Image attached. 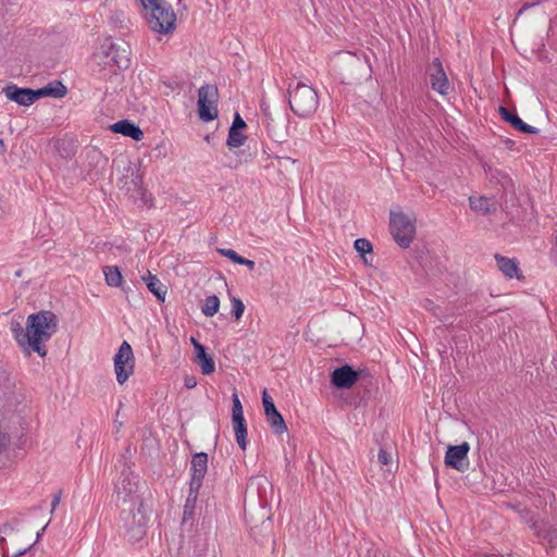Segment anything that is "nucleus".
<instances>
[{
	"instance_id": "obj_16",
	"label": "nucleus",
	"mask_w": 557,
	"mask_h": 557,
	"mask_svg": "<svg viewBox=\"0 0 557 557\" xmlns=\"http://www.w3.org/2000/svg\"><path fill=\"white\" fill-rule=\"evenodd\" d=\"M430 83L433 90L445 96L448 94L449 83L440 59H434L430 65Z\"/></svg>"
},
{
	"instance_id": "obj_29",
	"label": "nucleus",
	"mask_w": 557,
	"mask_h": 557,
	"mask_svg": "<svg viewBox=\"0 0 557 557\" xmlns=\"http://www.w3.org/2000/svg\"><path fill=\"white\" fill-rule=\"evenodd\" d=\"M220 308V299L216 295L208 296L205 300V305L201 308L202 313L206 317H213Z\"/></svg>"
},
{
	"instance_id": "obj_17",
	"label": "nucleus",
	"mask_w": 557,
	"mask_h": 557,
	"mask_svg": "<svg viewBox=\"0 0 557 557\" xmlns=\"http://www.w3.org/2000/svg\"><path fill=\"white\" fill-rule=\"evenodd\" d=\"M498 112L502 116V119L510 124L516 131L523 133V134H537L540 132L539 128L531 126L523 122L517 112L513 110H509L506 107L500 106L498 108Z\"/></svg>"
},
{
	"instance_id": "obj_18",
	"label": "nucleus",
	"mask_w": 557,
	"mask_h": 557,
	"mask_svg": "<svg viewBox=\"0 0 557 557\" xmlns=\"http://www.w3.org/2000/svg\"><path fill=\"white\" fill-rule=\"evenodd\" d=\"M110 129L113 133L122 134L126 137H131L132 139L139 141L144 138V133L140 127L131 122L129 120H121L110 126Z\"/></svg>"
},
{
	"instance_id": "obj_32",
	"label": "nucleus",
	"mask_w": 557,
	"mask_h": 557,
	"mask_svg": "<svg viewBox=\"0 0 557 557\" xmlns=\"http://www.w3.org/2000/svg\"><path fill=\"white\" fill-rule=\"evenodd\" d=\"M231 304H232V315L236 320H239L243 317L244 311H245L244 302L237 297H232Z\"/></svg>"
},
{
	"instance_id": "obj_2",
	"label": "nucleus",
	"mask_w": 557,
	"mask_h": 557,
	"mask_svg": "<svg viewBox=\"0 0 557 557\" xmlns=\"http://www.w3.org/2000/svg\"><path fill=\"white\" fill-rule=\"evenodd\" d=\"M4 554L1 557H22L29 553L40 536L36 532V540L33 541L34 530L13 519L0 527Z\"/></svg>"
},
{
	"instance_id": "obj_43",
	"label": "nucleus",
	"mask_w": 557,
	"mask_h": 557,
	"mask_svg": "<svg viewBox=\"0 0 557 557\" xmlns=\"http://www.w3.org/2000/svg\"><path fill=\"white\" fill-rule=\"evenodd\" d=\"M194 348L196 351V358H198V356L207 352V349L202 344H197Z\"/></svg>"
},
{
	"instance_id": "obj_42",
	"label": "nucleus",
	"mask_w": 557,
	"mask_h": 557,
	"mask_svg": "<svg viewBox=\"0 0 557 557\" xmlns=\"http://www.w3.org/2000/svg\"><path fill=\"white\" fill-rule=\"evenodd\" d=\"M60 500H61V492L57 493L53 496V499L51 502V510L52 511L58 507V505L60 504Z\"/></svg>"
},
{
	"instance_id": "obj_13",
	"label": "nucleus",
	"mask_w": 557,
	"mask_h": 557,
	"mask_svg": "<svg viewBox=\"0 0 557 557\" xmlns=\"http://www.w3.org/2000/svg\"><path fill=\"white\" fill-rule=\"evenodd\" d=\"M360 377V372L352 369L349 364L336 368L331 373V383L339 389L350 388Z\"/></svg>"
},
{
	"instance_id": "obj_39",
	"label": "nucleus",
	"mask_w": 557,
	"mask_h": 557,
	"mask_svg": "<svg viewBox=\"0 0 557 557\" xmlns=\"http://www.w3.org/2000/svg\"><path fill=\"white\" fill-rule=\"evenodd\" d=\"M184 385L188 389L196 387V385H197L196 376H194V375H186L185 379H184Z\"/></svg>"
},
{
	"instance_id": "obj_47",
	"label": "nucleus",
	"mask_w": 557,
	"mask_h": 557,
	"mask_svg": "<svg viewBox=\"0 0 557 557\" xmlns=\"http://www.w3.org/2000/svg\"><path fill=\"white\" fill-rule=\"evenodd\" d=\"M190 342L193 344V346L195 347L197 344H200L195 337H191L190 338Z\"/></svg>"
},
{
	"instance_id": "obj_31",
	"label": "nucleus",
	"mask_w": 557,
	"mask_h": 557,
	"mask_svg": "<svg viewBox=\"0 0 557 557\" xmlns=\"http://www.w3.org/2000/svg\"><path fill=\"white\" fill-rule=\"evenodd\" d=\"M354 247L361 258L372 252V244L366 238H358L354 243Z\"/></svg>"
},
{
	"instance_id": "obj_14",
	"label": "nucleus",
	"mask_w": 557,
	"mask_h": 557,
	"mask_svg": "<svg viewBox=\"0 0 557 557\" xmlns=\"http://www.w3.org/2000/svg\"><path fill=\"white\" fill-rule=\"evenodd\" d=\"M208 470V454L200 451L196 453L191 457L190 461V481L189 486L194 490L200 488L202 480Z\"/></svg>"
},
{
	"instance_id": "obj_28",
	"label": "nucleus",
	"mask_w": 557,
	"mask_h": 557,
	"mask_svg": "<svg viewBox=\"0 0 557 557\" xmlns=\"http://www.w3.org/2000/svg\"><path fill=\"white\" fill-rule=\"evenodd\" d=\"M196 362L205 375H209L215 370L214 360L208 352L198 356V358H196Z\"/></svg>"
},
{
	"instance_id": "obj_20",
	"label": "nucleus",
	"mask_w": 557,
	"mask_h": 557,
	"mask_svg": "<svg viewBox=\"0 0 557 557\" xmlns=\"http://www.w3.org/2000/svg\"><path fill=\"white\" fill-rule=\"evenodd\" d=\"M67 89L60 81H54L48 85L37 89L38 100L42 97L62 98L66 95Z\"/></svg>"
},
{
	"instance_id": "obj_23",
	"label": "nucleus",
	"mask_w": 557,
	"mask_h": 557,
	"mask_svg": "<svg viewBox=\"0 0 557 557\" xmlns=\"http://www.w3.org/2000/svg\"><path fill=\"white\" fill-rule=\"evenodd\" d=\"M470 208L475 211L480 212L482 214H490L492 212L496 211V207L493 202H491V199L486 197H470L469 198Z\"/></svg>"
},
{
	"instance_id": "obj_25",
	"label": "nucleus",
	"mask_w": 557,
	"mask_h": 557,
	"mask_svg": "<svg viewBox=\"0 0 557 557\" xmlns=\"http://www.w3.org/2000/svg\"><path fill=\"white\" fill-rule=\"evenodd\" d=\"M106 283L111 287H121L123 276L120 269L116 265H106L102 268Z\"/></svg>"
},
{
	"instance_id": "obj_35",
	"label": "nucleus",
	"mask_w": 557,
	"mask_h": 557,
	"mask_svg": "<svg viewBox=\"0 0 557 557\" xmlns=\"http://www.w3.org/2000/svg\"><path fill=\"white\" fill-rule=\"evenodd\" d=\"M218 252L223 256V257H226L228 258L230 260H232L234 263H239L240 258L242 256H239L235 250L233 249H226V248H221V249H218Z\"/></svg>"
},
{
	"instance_id": "obj_22",
	"label": "nucleus",
	"mask_w": 557,
	"mask_h": 557,
	"mask_svg": "<svg viewBox=\"0 0 557 557\" xmlns=\"http://www.w3.org/2000/svg\"><path fill=\"white\" fill-rule=\"evenodd\" d=\"M233 430L238 446L245 450L247 447V424L245 417L232 418Z\"/></svg>"
},
{
	"instance_id": "obj_27",
	"label": "nucleus",
	"mask_w": 557,
	"mask_h": 557,
	"mask_svg": "<svg viewBox=\"0 0 557 557\" xmlns=\"http://www.w3.org/2000/svg\"><path fill=\"white\" fill-rule=\"evenodd\" d=\"M267 417V421L269 423V425L271 426L272 431L277 434V435H281L283 434L284 432L287 431V426H286V423L284 421V418L283 416L278 412V410L272 412V413H269Z\"/></svg>"
},
{
	"instance_id": "obj_46",
	"label": "nucleus",
	"mask_w": 557,
	"mask_h": 557,
	"mask_svg": "<svg viewBox=\"0 0 557 557\" xmlns=\"http://www.w3.org/2000/svg\"><path fill=\"white\" fill-rule=\"evenodd\" d=\"M362 259H363L364 264H367V265H371L372 264L370 259L367 258V255Z\"/></svg>"
},
{
	"instance_id": "obj_34",
	"label": "nucleus",
	"mask_w": 557,
	"mask_h": 557,
	"mask_svg": "<svg viewBox=\"0 0 557 557\" xmlns=\"http://www.w3.org/2000/svg\"><path fill=\"white\" fill-rule=\"evenodd\" d=\"M232 400H233L232 418L244 417L243 406H242V403L239 400L237 393H233Z\"/></svg>"
},
{
	"instance_id": "obj_11",
	"label": "nucleus",
	"mask_w": 557,
	"mask_h": 557,
	"mask_svg": "<svg viewBox=\"0 0 557 557\" xmlns=\"http://www.w3.org/2000/svg\"><path fill=\"white\" fill-rule=\"evenodd\" d=\"M139 482L132 476L131 473L124 474L121 483L116 486L119 500H122V506L138 505L137 499H143L138 493Z\"/></svg>"
},
{
	"instance_id": "obj_40",
	"label": "nucleus",
	"mask_w": 557,
	"mask_h": 557,
	"mask_svg": "<svg viewBox=\"0 0 557 557\" xmlns=\"http://www.w3.org/2000/svg\"><path fill=\"white\" fill-rule=\"evenodd\" d=\"M372 546H370V543L364 542L362 545H360L359 556L364 555V557H371Z\"/></svg>"
},
{
	"instance_id": "obj_21",
	"label": "nucleus",
	"mask_w": 557,
	"mask_h": 557,
	"mask_svg": "<svg viewBox=\"0 0 557 557\" xmlns=\"http://www.w3.org/2000/svg\"><path fill=\"white\" fill-rule=\"evenodd\" d=\"M146 282L147 288L151 292L159 301H164L168 293L166 286L156 276L148 272L147 277H143Z\"/></svg>"
},
{
	"instance_id": "obj_30",
	"label": "nucleus",
	"mask_w": 557,
	"mask_h": 557,
	"mask_svg": "<svg viewBox=\"0 0 557 557\" xmlns=\"http://www.w3.org/2000/svg\"><path fill=\"white\" fill-rule=\"evenodd\" d=\"M246 139L247 137L243 134L242 131L228 129L226 145L230 149L239 148L245 144Z\"/></svg>"
},
{
	"instance_id": "obj_7",
	"label": "nucleus",
	"mask_w": 557,
	"mask_h": 557,
	"mask_svg": "<svg viewBox=\"0 0 557 557\" xmlns=\"http://www.w3.org/2000/svg\"><path fill=\"white\" fill-rule=\"evenodd\" d=\"M416 219L404 212H391L389 230L401 248H408L416 235Z\"/></svg>"
},
{
	"instance_id": "obj_49",
	"label": "nucleus",
	"mask_w": 557,
	"mask_h": 557,
	"mask_svg": "<svg viewBox=\"0 0 557 557\" xmlns=\"http://www.w3.org/2000/svg\"><path fill=\"white\" fill-rule=\"evenodd\" d=\"M507 145H513V141L512 140H508Z\"/></svg>"
},
{
	"instance_id": "obj_15",
	"label": "nucleus",
	"mask_w": 557,
	"mask_h": 557,
	"mask_svg": "<svg viewBox=\"0 0 557 557\" xmlns=\"http://www.w3.org/2000/svg\"><path fill=\"white\" fill-rule=\"evenodd\" d=\"M251 535L260 545L259 554L268 555L275 554V540L270 529V524L263 522L259 528L251 529Z\"/></svg>"
},
{
	"instance_id": "obj_8",
	"label": "nucleus",
	"mask_w": 557,
	"mask_h": 557,
	"mask_svg": "<svg viewBox=\"0 0 557 557\" xmlns=\"http://www.w3.org/2000/svg\"><path fill=\"white\" fill-rule=\"evenodd\" d=\"M219 90L215 85L206 84L198 89V114L203 122L218 117Z\"/></svg>"
},
{
	"instance_id": "obj_5",
	"label": "nucleus",
	"mask_w": 557,
	"mask_h": 557,
	"mask_svg": "<svg viewBox=\"0 0 557 557\" xmlns=\"http://www.w3.org/2000/svg\"><path fill=\"white\" fill-rule=\"evenodd\" d=\"M290 110L299 117H309L319 107V97L317 91L309 85L297 83L295 87L292 84L288 87Z\"/></svg>"
},
{
	"instance_id": "obj_3",
	"label": "nucleus",
	"mask_w": 557,
	"mask_h": 557,
	"mask_svg": "<svg viewBox=\"0 0 557 557\" xmlns=\"http://www.w3.org/2000/svg\"><path fill=\"white\" fill-rule=\"evenodd\" d=\"M138 505L123 506L120 512V529L132 543L139 542L147 532L148 517L143 499L136 500Z\"/></svg>"
},
{
	"instance_id": "obj_48",
	"label": "nucleus",
	"mask_w": 557,
	"mask_h": 557,
	"mask_svg": "<svg viewBox=\"0 0 557 557\" xmlns=\"http://www.w3.org/2000/svg\"><path fill=\"white\" fill-rule=\"evenodd\" d=\"M482 557H497V556L494 554H484Z\"/></svg>"
},
{
	"instance_id": "obj_19",
	"label": "nucleus",
	"mask_w": 557,
	"mask_h": 557,
	"mask_svg": "<svg viewBox=\"0 0 557 557\" xmlns=\"http://www.w3.org/2000/svg\"><path fill=\"white\" fill-rule=\"evenodd\" d=\"M495 260L497 262V267L502 273L508 277H520L518 262L515 259H510L507 257H503L498 253L495 255Z\"/></svg>"
},
{
	"instance_id": "obj_9",
	"label": "nucleus",
	"mask_w": 557,
	"mask_h": 557,
	"mask_svg": "<svg viewBox=\"0 0 557 557\" xmlns=\"http://www.w3.org/2000/svg\"><path fill=\"white\" fill-rule=\"evenodd\" d=\"M135 359L132 346L124 341L114 356V371L119 384H124L134 372Z\"/></svg>"
},
{
	"instance_id": "obj_36",
	"label": "nucleus",
	"mask_w": 557,
	"mask_h": 557,
	"mask_svg": "<svg viewBox=\"0 0 557 557\" xmlns=\"http://www.w3.org/2000/svg\"><path fill=\"white\" fill-rule=\"evenodd\" d=\"M246 126H247L246 122L243 120L240 114L238 112H236L234 114V120H233V123H232L230 129L243 131L244 128H246Z\"/></svg>"
},
{
	"instance_id": "obj_6",
	"label": "nucleus",
	"mask_w": 557,
	"mask_h": 557,
	"mask_svg": "<svg viewBox=\"0 0 557 557\" xmlns=\"http://www.w3.org/2000/svg\"><path fill=\"white\" fill-rule=\"evenodd\" d=\"M129 45L120 39L114 41L112 38H107L103 41L101 52L98 54L101 62L104 64H113L117 69H127L129 66Z\"/></svg>"
},
{
	"instance_id": "obj_24",
	"label": "nucleus",
	"mask_w": 557,
	"mask_h": 557,
	"mask_svg": "<svg viewBox=\"0 0 557 557\" xmlns=\"http://www.w3.org/2000/svg\"><path fill=\"white\" fill-rule=\"evenodd\" d=\"M199 490L200 488L194 490L193 486H189L188 495H187L185 506H184V511H183V521L184 522L193 519L195 516Z\"/></svg>"
},
{
	"instance_id": "obj_12",
	"label": "nucleus",
	"mask_w": 557,
	"mask_h": 557,
	"mask_svg": "<svg viewBox=\"0 0 557 557\" xmlns=\"http://www.w3.org/2000/svg\"><path fill=\"white\" fill-rule=\"evenodd\" d=\"M5 97L20 106L28 107L38 100L37 89L9 84L2 89Z\"/></svg>"
},
{
	"instance_id": "obj_51",
	"label": "nucleus",
	"mask_w": 557,
	"mask_h": 557,
	"mask_svg": "<svg viewBox=\"0 0 557 557\" xmlns=\"http://www.w3.org/2000/svg\"><path fill=\"white\" fill-rule=\"evenodd\" d=\"M3 145H4V144H3V139H0V146H3Z\"/></svg>"
},
{
	"instance_id": "obj_41",
	"label": "nucleus",
	"mask_w": 557,
	"mask_h": 557,
	"mask_svg": "<svg viewBox=\"0 0 557 557\" xmlns=\"http://www.w3.org/2000/svg\"><path fill=\"white\" fill-rule=\"evenodd\" d=\"M240 260H242V261H239V263H238V264H242V265L247 267L250 271H252V270L255 269V267H256L255 261L249 260V259H246V258H244V257H242V258H240Z\"/></svg>"
},
{
	"instance_id": "obj_26",
	"label": "nucleus",
	"mask_w": 557,
	"mask_h": 557,
	"mask_svg": "<svg viewBox=\"0 0 557 557\" xmlns=\"http://www.w3.org/2000/svg\"><path fill=\"white\" fill-rule=\"evenodd\" d=\"M260 109H261V112H262V115H263V124L265 125L267 129H268V133H269V136H271L272 138H280V134L278 132L276 131V127L273 125V119L271 116V112H270V107L269 104L265 102L264 99L261 100V103H260Z\"/></svg>"
},
{
	"instance_id": "obj_4",
	"label": "nucleus",
	"mask_w": 557,
	"mask_h": 557,
	"mask_svg": "<svg viewBox=\"0 0 557 557\" xmlns=\"http://www.w3.org/2000/svg\"><path fill=\"white\" fill-rule=\"evenodd\" d=\"M145 10H150L147 22L150 29L159 34L172 33L175 28L176 15L172 7L164 0H139Z\"/></svg>"
},
{
	"instance_id": "obj_45",
	"label": "nucleus",
	"mask_w": 557,
	"mask_h": 557,
	"mask_svg": "<svg viewBox=\"0 0 557 557\" xmlns=\"http://www.w3.org/2000/svg\"><path fill=\"white\" fill-rule=\"evenodd\" d=\"M554 250L557 252V228L554 230Z\"/></svg>"
},
{
	"instance_id": "obj_33",
	"label": "nucleus",
	"mask_w": 557,
	"mask_h": 557,
	"mask_svg": "<svg viewBox=\"0 0 557 557\" xmlns=\"http://www.w3.org/2000/svg\"><path fill=\"white\" fill-rule=\"evenodd\" d=\"M262 405L265 416L277 410L272 397L268 394L267 389H263L262 392Z\"/></svg>"
},
{
	"instance_id": "obj_37",
	"label": "nucleus",
	"mask_w": 557,
	"mask_h": 557,
	"mask_svg": "<svg viewBox=\"0 0 557 557\" xmlns=\"http://www.w3.org/2000/svg\"><path fill=\"white\" fill-rule=\"evenodd\" d=\"M377 459L382 466H388L392 463L393 456L387 450L381 448L377 455Z\"/></svg>"
},
{
	"instance_id": "obj_44",
	"label": "nucleus",
	"mask_w": 557,
	"mask_h": 557,
	"mask_svg": "<svg viewBox=\"0 0 557 557\" xmlns=\"http://www.w3.org/2000/svg\"><path fill=\"white\" fill-rule=\"evenodd\" d=\"M132 183L134 184L135 187H138L139 189H141V177L139 175H137L133 181Z\"/></svg>"
},
{
	"instance_id": "obj_38",
	"label": "nucleus",
	"mask_w": 557,
	"mask_h": 557,
	"mask_svg": "<svg viewBox=\"0 0 557 557\" xmlns=\"http://www.w3.org/2000/svg\"><path fill=\"white\" fill-rule=\"evenodd\" d=\"M544 540H547L548 545L550 547H554L557 545V531L556 530H548L546 531V534L543 537Z\"/></svg>"
},
{
	"instance_id": "obj_10",
	"label": "nucleus",
	"mask_w": 557,
	"mask_h": 557,
	"mask_svg": "<svg viewBox=\"0 0 557 557\" xmlns=\"http://www.w3.org/2000/svg\"><path fill=\"white\" fill-rule=\"evenodd\" d=\"M470 445L463 442L459 445H449L445 455V465L448 468L463 472L469 467L468 454Z\"/></svg>"
},
{
	"instance_id": "obj_50",
	"label": "nucleus",
	"mask_w": 557,
	"mask_h": 557,
	"mask_svg": "<svg viewBox=\"0 0 557 557\" xmlns=\"http://www.w3.org/2000/svg\"><path fill=\"white\" fill-rule=\"evenodd\" d=\"M122 288H123V292H124L125 294H127V293H128V289H126L125 287H122Z\"/></svg>"
},
{
	"instance_id": "obj_1",
	"label": "nucleus",
	"mask_w": 557,
	"mask_h": 557,
	"mask_svg": "<svg viewBox=\"0 0 557 557\" xmlns=\"http://www.w3.org/2000/svg\"><path fill=\"white\" fill-rule=\"evenodd\" d=\"M59 319L50 310H41L29 314L26 321V329L17 321L10 324L11 332L17 344L27 352H37L40 357L47 355L45 343L48 342L58 331Z\"/></svg>"
}]
</instances>
